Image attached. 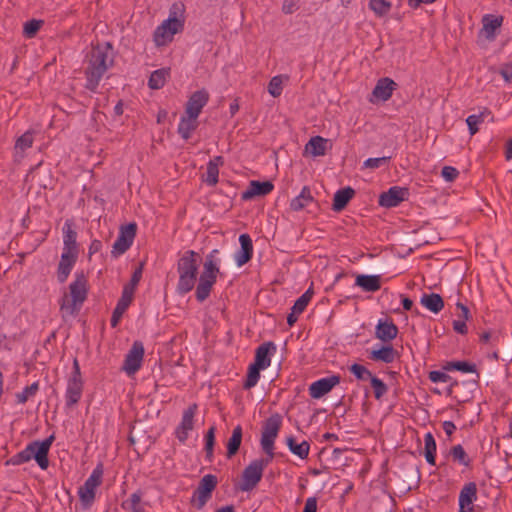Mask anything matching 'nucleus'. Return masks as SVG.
Returning <instances> with one entry per match:
<instances>
[{
	"label": "nucleus",
	"mask_w": 512,
	"mask_h": 512,
	"mask_svg": "<svg viewBox=\"0 0 512 512\" xmlns=\"http://www.w3.org/2000/svg\"><path fill=\"white\" fill-rule=\"evenodd\" d=\"M282 77L281 76H274L269 84H268V92L273 97H278L282 93Z\"/></svg>",
	"instance_id": "obj_56"
},
{
	"label": "nucleus",
	"mask_w": 512,
	"mask_h": 512,
	"mask_svg": "<svg viewBox=\"0 0 512 512\" xmlns=\"http://www.w3.org/2000/svg\"><path fill=\"white\" fill-rule=\"evenodd\" d=\"M133 300V294L130 293L127 289H123L122 295L118 300L116 307L114 308L111 316V326L115 328L120 322L123 314L128 309L129 305Z\"/></svg>",
	"instance_id": "obj_24"
},
{
	"label": "nucleus",
	"mask_w": 512,
	"mask_h": 512,
	"mask_svg": "<svg viewBox=\"0 0 512 512\" xmlns=\"http://www.w3.org/2000/svg\"><path fill=\"white\" fill-rule=\"evenodd\" d=\"M200 257L193 250L186 251L177 262V272L179 275L177 283V292L185 295L190 292L196 283Z\"/></svg>",
	"instance_id": "obj_4"
},
{
	"label": "nucleus",
	"mask_w": 512,
	"mask_h": 512,
	"mask_svg": "<svg viewBox=\"0 0 512 512\" xmlns=\"http://www.w3.org/2000/svg\"><path fill=\"white\" fill-rule=\"evenodd\" d=\"M217 477L212 474L205 475L199 482L197 489L192 496V504L197 509H202L212 496L213 490L217 486Z\"/></svg>",
	"instance_id": "obj_8"
},
{
	"label": "nucleus",
	"mask_w": 512,
	"mask_h": 512,
	"mask_svg": "<svg viewBox=\"0 0 512 512\" xmlns=\"http://www.w3.org/2000/svg\"><path fill=\"white\" fill-rule=\"evenodd\" d=\"M428 378L433 383H450L449 394L453 392V387L457 385L456 381L452 382L451 376L438 370L429 372Z\"/></svg>",
	"instance_id": "obj_46"
},
{
	"label": "nucleus",
	"mask_w": 512,
	"mask_h": 512,
	"mask_svg": "<svg viewBox=\"0 0 512 512\" xmlns=\"http://www.w3.org/2000/svg\"><path fill=\"white\" fill-rule=\"evenodd\" d=\"M54 439L55 436L52 434L43 441H32L25 449L6 460L5 465L17 466L33 458L42 470H46L49 466L48 453Z\"/></svg>",
	"instance_id": "obj_3"
},
{
	"label": "nucleus",
	"mask_w": 512,
	"mask_h": 512,
	"mask_svg": "<svg viewBox=\"0 0 512 512\" xmlns=\"http://www.w3.org/2000/svg\"><path fill=\"white\" fill-rule=\"evenodd\" d=\"M63 250L72 251L79 253V247L77 243V232L73 229V222L66 220L63 228Z\"/></svg>",
	"instance_id": "obj_26"
},
{
	"label": "nucleus",
	"mask_w": 512,
	"mask_h": 512,
	"mask_svg": "<svg viewBox=\"0 0 512 512\" xmlns=\"http://www.w3.org/2000/svg\"><path fill=\"white\" fill-rule=\"evenodd\" d=\"M277 347L274 342H264L256 348L253 364L266 369L271 364V356L276 352Z\"/></svg>",
	"instance_id": "obj_20"
},
{
	"label": "nucleus",
	"mask_w": 512,
	"mask_h": 512,
	"mask_svg": "<svg viewBox=\"0 0 512 512\" xmlns=\"http://www.w3.org/2000/svg\"><path fill=\"white\" fill-rule=\"evenodd\" d=\"M141 499L142 493L137 491L131 494L127 500L123 501L121 506L129 512H144V509L140 506Z\"/></svg>",
	"instance_id": "obj_41"
},
{
	"label": "nucleus",
	"mask_w": 512,
	"mask_h": 512,
	"mask_svg": "<svg viewBox=\"0 0 512 512\" xmlns=\"http://www.w3.org/2000/svg\"><path fill=\"white\" fill-rule=\"evenodd\" d=\"M218 254H219V250L214 249L206 256V259H205V262L203 265V271L200 275L201 278L216 282L217 274L219 273V267H218L219 260L217 258Z\"/></svg>",
	"instance_id": "obj_23"
},
{
	"label": "nucleus",
	"mask_w": 512,
	"mask_h": 512,
	"mask_svg": "<svg viewBox=\"0 0 512 512\" xmlns=\"http://www.w3.org/2000/svg\"><path fill=\"white\" fill-rule=\"evenodd\" d=\"M272 460L273 459H270V457L267 456L266 458L251 461L243 470L239 490L242 492L252 491L261 481L265 468Z\"/></svg>",
	"instance_id": "obj_5"
},
{
	"label": "nucleus",
	"mask_w": 512,
	"mask_h": 512,
	"mask_svg": "<svg viewBox=\"0 0 512 512\" xmlns=\"http://www.w3.org/2000/svg\"><path fill=\"white\" fill-rule=\"evenodd\" d=\"M477 499V485L475 482H469L463 486L459 494V511L473 512V502Z\"/></svg>",
	"instance_id": "obj_17"
},
{
	"label": "nucleus",
	"mask_w": 512,
	"mask_h": 512,
	"mask_svg": "<svg viewBox=\"0 0 512 512\" xmlns=\"http://www.w3.org/2000/svg\"><path fill=\"white\" fill-rule=\"evenodd\" d=\"M299 0H284L282 5V12L285 14H292L298 9Z\"/></svg>",
	"instance_id": "obj_61"
},
{
	"label": "nucleus",
	"mask_w": 512,
	"mask_h": 512,
	"mask_svg": "<svg viewBox=\"0 0 512 512\" xmlns=\"http://www.w3.org/2000/svg\"><path fill=\"white\" fill-rule=\"evenodd\" d=\"M144 345L141 341H134L130 350L125 356L122 370L129 376L138 372L142 366L144 358Z\"/></svg>",
	"instance_id": "obj_9"
},
{
	"label": "nucleus",
	"mask_w": 512,
	"mask_h": 512,
	"mask_svg": "<svg viewBox=\"0 0 512 512\" xmlns=\"http://www.w3.org/2000/svg\"><path fill=\"white\" fill-rule=\"evenodd\" d=\"M89 291L88 277L84 271H78L74 275V280L69 284L68 292L62 296L60 304V312L62 317L76 316L84 302L87 299Z\"/></svg>",
	"instance_id": "obj_2"
},
{
	"label": "nucleus",
	"mask_w": 512,
	"mask_h": 512,
	"mask_svg": "<svg viewBox=\"0 0 512 512\" xmlns=\"http://www.w3.org/2000/svg\"><path fill=\"white\" fill-rule=\"evenodd\" d=\"M137 232V224L132 222L120 227L119 234L115 240L111 253L119 256L125 253L133 244Z\"/></svg>",
	"instance_id": "obj_10"
},
{
	"label": "nucleus",
	"mask_w": 512,
	"mask_h": 512,
	"mask_svg": "<svg viewBox=\"0 0 512 512\" xmlns=\"http://www.w3.org/2000/svg\"><path fill=\"white\" fill-rule=\"evenodd\" d=\"M421 304L433 313H439L444 307V301L439 294H424L420 300Z\"/></svg>",
	"instance_id": "obj_34"
},
{
	"label": "nucleus",
	"mask_w": 512,
	"mask_h": 512,
	"mask_svg": "<svg viewBox=\"0 0 512 512\" xmlns=\"http://www.w3.org/2000/svg\"><path fill=\"white\" fill-rule=\"evenodd\" d=\"M349 370L358 380H370L374 376L365 366L357 363L352 364Z\"/></svg>",
	"instance_id": "obj_51"
},
{
	"label": "nucleus",
	"mask_w": 512,
	"mask_h": 512,
	"mask_svg": "<svg viewBox=\"0 0 512 512\" xmlns=\"http://www.w3.org/2000/svg\"><path fill=\"white\" fill-rule=\"evenodd\" d=\"M499 73L506 82H510L512 80V63L503 65Z\"/></svg>",
	"instance_id": "obj_63"
},
{
	"label": "nucleus",
	"mask_w": 512,
	"mask_h": 512,
	"mask_svg": "<svg viewBox=\"0 0 512 512\" xmlns=\"http://www.w3.org/2000/svg\"><path fill=\"white\" fill-rule=\"evenodd\" d=\"M397 357V351L391 345L381 346L369 353L368 358L372 361H380L386 364L392 363Z\"/></svg>",
	"instance_id": "obj_29"
},
{
	"label": "nucleus",
	"mask_w": 512,
	"mask_h": 512,
	"mask_svg": "<svg viewBox=\"0 0 512 512\" xmlns=\"http://www.w3.org/2000/svg\"><path fill=\"white\" fill-rule=\"evenodd\" d=\"M397 84L390 78L385 77L377 81L372 96L377 100L387 101L391 98Z\"/></svg>",
	"instance_id": "obj_22"
},
{
	"label": "nucleus",
	"mask_w": 512,
	"mask_h": 512,
	"mask_svg": "<svg viewBox=\"0 0 512 512\" xmlns=\"http://www.w3.org/2000/svg\"><path fill=\"white\" fill-rule=\"evenodd\" d=\"M286 443L289 447V450L297 455L301 459H306L309 455L310 444L307 441H302L301 443H297L294 437H287Z\"/></svg>",
	"instance_id": "obj_37"
},
{
	"label": "nucleus",
	"mask_w": 512,
	"mask_h": 512,
	"mask_svg": "<svg viewBox=\"0 0 512 512\" xmlns=\"http://www.w3.org/2000/svg\"><path fill=\"white\" fill-rule=\"evenodd\" d=\"M328 139L321 136L312 137L305 146L306 151H309L314 157L324 156L327 150Z\"/></svg>",
	"instance_id": "obj_33"
},
{
	"label": "nucleus",
	"mask_w": 512,
	"mask_h": 512,
	"mask_svg": "<svg viewBox=\"0 0 512 512\" xmlns=\"http://www.w3.org/2000/svg\"><path fill=\"white\" fill-rule=\"evenodd\" d=\"M370 382L375 398L377 400L381 399L388 391L387 385L376 376L371 377Z\"/></svg>",
	"instance_id": "obj_52"
},
{
	"label": "nucleus",
	"mask_w": 512,
	"mask_h": 512,
	"mask_svg": "<svg viewBox=\"0 0 512 512\" xmlns=\"http://www.w3.org/2000/svg\"><path fill=\"white\" fill-rule=\"evenodd\" d=\"M143 273V263H140V265L134 270L132 277L130 279V282L126 284L123 289H127L130 291L131 294L134 295L135 289L137 285L139 284Z\"/></svg>",
	"instance_id": "obj_53"
},
{
	"label": "nucleus",
	"mask_w": 512,
	"mask_h": 512,
	"mask_svg": "<svg viewBox=\"0 0 512 512\" xmlns=\"http://www.w3.org/2000/svg\"><path fill=\"white\" fill-rule=\"evenodd\" d=\"M407 195V188L393 186L380 195L379 205L386 208L396 207L406 199Z\"/></svg>",
	"instance_id": "obj_14"
},
{
	"label": "nucleus",
	"mask_w": 512,
	"mask_h": 512,
	"mask_svg": "<svg viewBox=\"0 0 512 512\" xmlns=\"http://www.w3.org/2000/svg\"><path fill=\"white\" fill-rule=\"evenodd\" d=\"M96 491L85 483L79 488L78 495L82 506L88 509L95 500Z\"/></svg>",
	"instance_id": "obj_42"
},
{
	"label": "nucleus",
	"mask_w": 512,
	"mask_h": 512,
	"mask_svg": "<svg viewBox=\"0 0 512 512\" xmlns=\"http://www.w3.org/2000/svg\"><path fill=\"white\" fill-rule=\"evenodd\" d=\"M339 383V375H332L330 377L321 378L310 385L309 394L312 398L319 399L330 392Z\"/></svg>",
	"instance_id": "obj_15"
},
{
	"label": "nucleus",
	"mask_w": 512,
	"mask_h": 512,
	"mask_svg": "<svg viewBox=\"0 0 512 512\" xmlns=\"http://www.w3.org/2000/svg\"><path fill=\"white\" fill-rule=\"evenodd\" d=\"M445 370H457L464 373H476L477 378H479V374L477 373L476 365L467 361H451L447 362L444 366Z\"/></svg>",
	"instance_id": "obj_40"
},
{
	"label": "nucleus",
	"mask_w": 512,
	"mask_h": 512,
	"mask_svg": "<svg viewBox=\"0 0 512 512\" xmlns=\"http://www.w3.org/2000/svg\"><path fill=\"white\" fill-rule=\"evenodd\" d=\"M209 100V94L206 90H198L195 91L186 103V115L191 117H196L200 115L203 107L207 104Z\"/></svg>",
	"instance_id": "obj_16"
},
{
	"label": "nucleus",
	"mask_w": 512,
	"mask_h": 512,
	"mask_svg": "<svg viewBox=\"0 0 512 512\" xmlns=\"http://www.w3.org/2000/svg\"><path fill=\"white\" fill-rule=\"evenodd\" d=\"M198 406L196 403L191 404L183 411L180 424L176 427L175 436L181 442L185 443L188 439L189 432L194 429V417Z\"/></svg>",
	"instance_id": "obj_12"
},
{
	"label": "nucleus",
	"mask_w": 512,
	"mask_h": 512,
	"mask_svg": "<svg viewBox=\"0 0 512 512\" xmlns=\"http://www.w3.org/2000/svg\"><path fill=\"white\" fill-rule=\"evenodd\" d=\"M184 4L181 2L174 3L169 10L168 19H173L181 25V29H184Z\"/></svg>",
	"instance_id": "obj_49"
},
{
	"label": "nucleus",
	"mask_w": 512,
	"mask_h": 512,
	"mask_svg": "<svg viewBox=\"0 0 512 512\" xmlns=\"http://www.w3.org/2000/svg\"><path fill=\"white\" fill-rule=\"evenodd\" d=\"M314 201L311 189L308 186H304L300 194L290 201V209L294 212H298L308 207Z\"/></svg>",
	"instance_id": "obj_28"
},
{
	"label": "nucleus",
	"mask_w": 512,
	"mask_h": 512,
	"mask_svg": "<svg viewBox=\"0 0 512 512\" xmlns=\"http://www.w3.org/2000/svg\"><path fill=\"white\" fill-rule=\"evenodd\" d=\"M424 456L426 461L431 464L435 465V458H436V441L432 435V433L428 432L424 436Z\"/></svg>",
	"instance_id": "obj_38"
},
{
	"label": "nucleus",
	"mask_w": 512,
	"mask_h": 512,
	"mask_svg": "<svg viewBox=\"0 0 512 512\" xmlns=\"http://www.w3.org/2000/svg\"><path fill=\"white\" fill-rule=\"evenodd\" d=\"M354 195L355 190L349 186L337 190L334 194L332 209L336 212L342 211Z\"/></svg>",
	"instance_id": "obj_30"
},
{
	"label": "nucleus",
	"mask_w": 512,
	"mask_h": 512,
	"mask_svg": "<svg viewBox=\"0 0 512 512\" xmlns=\"http://www.w3.org/2000/svg\"><path fill=\"white\" fill-rule=\"evenodd\" d=\"M398 327L390 321L379 320L375 328V336L383 342H390L397 337Z\"/></svg>",
	"instance_id": "obj_25"
},
{
	"label": "nucleus",
	"mask_w": 512,
	"mask_h": 512,
	"mask_svg": "<svg viewBox=\"0 0 512 512\" xmlns=\"http://www.w3.org/2000/svg\"><path fill=\"white\" fill-rule=\"evenodd\" d=\"M215 430V427L212 426L208 429L205 435V451L208 457H211L213 455V448L215 443Z\"/></svg>",
	"instance_id": "obj_59"
},
{
	"label": "nucleus",
	"mask_w": 512,
	"mask_h": 512,
	"mask_svg": "<svg viewBox=\"0 0 512 512\" xmlns=\"http://www.w3.org/2000/svg\"><path fill=\"white\" fill-rule=\"evenodd\" d=\"M453 329L459 334L465 335L468 332L465 320L458 319L453 321Z\"/></svg>",
	"instance_id": "obj_62"
},
{
	"label": "nucleus",
	"mask_w": 512,
	"mask_h": 512,
	"mask_svg": "<svg viewBox=\"0 0 512 512\" xmlns=\"http://www.w3.org/2000/svg\"><path fill=\"white\" fill-rule=\"evenodd\" d=\"M274 189V185L271 181H257L252 180L249 182L247 189L242 192L241 199L244 201L251 200L256 196H266L271 193Z\"/></svg>",
	"instance_id": "obj_18"
},
{
	"label": "nucleus",
	"mask_w": 512,
	"mask_h": 512,
	"mask_svg": "<svg viewBox=\"0 0 512 512\" xmlns=\"http://www.w3.org/2000/svg\"><path fill=\"white\" fill-rule=\"evenodd\" d=\"M39 390V383L33 382L30 386H26L22 392L16 394L17 403L24 404L30 397L36 395Z\"/></svg>",
	"instance_id": "obj_50"
},
{
	"label": "nucleus",
	"mask_w": 512,
	"mask_h": 512,
	"mask_svg": "<svg viewBox=\"0 0 512 512\" xmlns=\"http://www.w3.org/2000/svg\"><path fill=\"white\" fill-rule=\"evenodd\" d=\"M503 16H495L492 14H486L482 18V29L480 34L488 41H494L497 36V31L500 29L503 23Z\"/></svg>",
	"instance_id": "obj_19"
},
{
	"label": "nucleus",
	"mask_w": 512,
	"mask_h": 512,
	"mask_svg": "<svg viewBox=\"0 0 512 512\" xmlns=\"http://www.w3.org/2000/svg\"><path fill=\"white\" fill-rule=\"evenodd\" d=\"M78 252L64 251L62 250L61 258L57 267V280L59 283H64L68 279L72 269L74 268L77 259Z\"/></svg>",
	"instance_id": "obj_13"
},
{
	"label": "nucleus",
	"mask_w": 512,
	"mask_h": 512,
	"mask_svg": "<svg viewBox=\"0 0 512 512\" xmlns=\"http://www.w3.org/2000/svg\"><path fill=\"white\" fill-rule=\"evenodd\" d=\"M242 435H243L242 427L240 425H237L233 429L232 435L229 438L228 443H227V457L228 458H231L238 452L241 442H242Z\"/></svg>",
	"instance_id": "obj_35"
},
{
	"label": "nucleus",
	"mask_w": 512,
	"mask_h": 512,
	"mask_svg": "<svg viewBox=\"0 0 512 512\" xmlns=\"http://www.w3.org/2000/svg\"><path fill=\"white\" fill-rule=\"evenodd\" d=\"M197 127V118L187 115L181 117L177 131L184 140H188Z\"/></svg>",
	"instance_id": "obj_32"
},
{
	"label": "nucleus",
	"mask_w": 512,
	"mask_h": 512,
	"mask_svg": "<svg viewBox=\"0 0 512 512\" xmlns=\"http://www.w3.org/2000/svg\"><path fill=\"white\" fill-rule=\"evenodd\" d=\"M240 250L235 254V260L239 267L249 262L253 256V243L248 234L239 236Z\"/></svg>",
	"instance_id": "obj_21"
},
{
	"label": "nucleus",
	"mask_w": 512,
	"mask_h": 512,
	"mask_svg": "<svg viewBox=\"0 0 512 512\" xmlns=\"http://www.w3.org/2000/svg\"><path fill=\"white\" fill-rule=\"evenodd\" d=\"M459 175V171L452 166H444L441 176L448 182H453Z\"/></svg>",
	"instance_id": "obj_60"
},
{
	"label": "nucleus",
	"mask_w": 512,
	"mask_h": 512,
	"mask_svg": "<svg viewBox=\"0 0 512 512\" xmlns=\"http://www.w3.org/2000/svg\"><path fill=\"white\" fill-rule=\"evenodd\" d=\"M391 159V156H384L379 158H368L363 163V168L368 169H377L381 167L382 165L388 163Z\"/></svg>",
	"instance_id": "obj_58"
},
{
	"label": "nucleus",
	"mask_w": 512,
	"mask_h": 512,
	"mask_svg": "<svg viewBox=\"0 0 512 512\" xmlns=\"http://www.w3.org/2000/svg\"><path fill=\"white\" fill-rule=\"evenodd\" d=\"M102 477L103 466L102 464H99L95 467V469L92 471V473L84 483L96 491L97 487H99L102 483Z\"/></svg>",
	"instance_id": "obj_47"
},
{
	"label": "nucleus",
	"mask_w": 512,
	"mask_h": 512,
	"mask_svg": "<svg viewBox=\"0 0 512 512\" xmlns=\"http://www.w3.org/2000/svg\"><path fill=\"white\" fill-rule=\"evenodd\" d=\"M43 21L41 20H29L24 24V33L28 38H32L38 32L42 25Z\"/></svg>",
	"instance_id": "obj_57"
},
{
	"label": "nucleus",
	"mask_w": 512,
	"mask_h": 512,
	"mask_svg": "<svg viewBox=\"0 0 512 512\" xmlns=\"http://www.w3.org/2000/svg\"><path fill=\"white\" fill-rule=\"evenodd\" d=\"M312 296L313 290L312 288H309L295 301L294 305L292 306L291 310H293L294 314H302L311 301Z\"/></svg>",
	"instance_id": "obj_45"
},
{
	"label": "nucleus",
	"mask_w": 512,
	"mask_h": 512,
	"mask_svg": "<svg viewBox=\"0 0 512 512\" xmlns=\"http://www.w3.org/2000/svg\"><path fill=\"white\" fill-rule=\"evenodd\" d=\"M282 425V417L280 414L275 413L268 417L262 427L261 434V447L270 459L274 458V442L278 436Z\"/></svg>",
	"instance_id": "obj_6"
},
{
	"label": "nucleus",
	"mask_w": 512,
	"mask_h": 512,
	"mask_svg": "<svg viewBox=\"0 0 512 512\" xmlns=\"http://www.w3.org/2000/svg\"><path fill=\"white\" fill-rule=\"evenodd\" d=\"M84 382L81 375L80 365L77 358L73 360L71 375L67 380L65 391L66 406L71 408L75 406L81 399L83 394Z\"/></svg>",
	"instance_id": "obj_7"
},
{
	"label": "nucleus",
	"mask_w": 512,
	"mask_h": 512,
	"mask_svg": "<svg viewBox=\"0 0 512 512\" xmlns=\"http://www.w3.org/2000/svg\"><path fill=\"white\" fill-rule=\"evenodd\" d=\"M355 285L362 288L365 292H376L381 288L380 275H357Z\"/></svg>",
	"instance_id": "obj_27"
},
{
	"label": "nucleus",
	"mask_w": 512,
	"mask_h": 512,
	"mask_svg": "<svg viewBox=\"0 0 512 512\" xmlns=\"http://www.w3.org/2000/svg\"><path fill=\"white\" fill-rule=\"evenodd\" d=\"M33 141V134L27 131L16 140L15 149L25 151L32 146Z\"/></svg>",
	"instance_id": "obj_55"
},
{
	"label": "nucleus",
	"mask_w": 512,
	"mask_h": 512,
	"mask_svg": "<svg viewBox=\"0 0 512 512\" xmlns=\"http://www.w3.org/2000/svg\"><path fill=\"white\" fill-rule=\"evenodd\" d=\"M181 25L173 19L164 20L153 34V40L157 47L165 46L173 40L175 34L182 32Z\"/></svg>",
	"instance_id": "obj_11"
},
{
	"label": "nucleus",
	"mask_w": 512,
	"mask_h": 512,
	"mask_svg": "<svg viewBox=\"0 0 512 512\" xmlns=\"http://www.w3.org/2000/svg\"><path fill=\"white\" fill-rule=\"evenodd\" d=\"M450 455L454 462L459 463L465 467H470L471 459L462 447V445L458 444L451 448Z\"/></svg>",
	"instance_id": "obj_43"
},
{
	"label": "nucleus",
	"mask_w": 512,
	"mask_h": 512,
	"mask_svg": "<svg viewBox=\"0 0 512 512\" xmlns=\"http://www.w3.org/2000/svg\"><path fill=\"white\" fill-rule=\"evenodd\" d=\"M85 64V87L91 92H96L102 77L113 65L111 44L107 42L93 46L85 57Z\"/></svg>",
	"instance_id": "obj_1"
},
{
	"label": "nucleus",
	"mask_w": 512,
	"mask_h": 512,
	"mask_svg": "<svg viewBox=\"0 0 512 512\" xmlns=\"http://www.w3.org/2000/svg\"><path fill=\"white\" fill-rule=\"evenodd\" d=\"M484 121V113L469 115L466 119L468 129L471 135H475L479 131L478 125Z\"/></svg>",
	"instance_id": "obj_54"
},
{
	"label": "nucleus",
	"mask_w": 512,
	"mask_h": 512,
	"mask_svg": "<svg viewBox=\"0 0 512 512\" xmlns=\"http://www.w3.org/2000/svg\"><path fill=\"white\" fill-rule=\"evenodd\" d=\"M303 512H317V498L316 497H309L306 500Z\"/></svg>",
	"instance_id": "obj_64"
},
{
	"label": "nucleus",
	"mask_w": 512,
	"mask_h": 512,
	"mask_svg": "<svg viewBox=\"0 0 512 512\" xmlns=\"http://www.w3.org/2000/svg\"><path fill=\"white\" fill-rule=\"evenodd\" d=\"M169 76H170L169 68H161V69L155 70L150 75V78L148 81V86L151 89H160L165 85Z\"/></svg>",
	"instance_id": "obj_36"
},
{
	"label": "nucleus",
	"mask_w": 512,
	"mask_h": 512,
	"mask_svg": "<svg viewBox=\"0 0 512 512\" xmlns=\"http://www.w3.org/2000/svg\"><path fill=\"white\" fill-rule=\"evenodd\" d=\"M261 370H264V369L259 366H256L253 363L249 366L247 377H246V380L243 385L244 389L249 390V389L253 388L254 386H256V384L258 383V381L260 379V371Z\"/></svg>",
	"instance_id": "obj_44"
},
{
	"label": "nucleus",
	"mask_w": 512,
	"mask_h": 512,
	"mask_svg": "<svg viewBox=\"0 0 512 512\" xmlns=\"http://www.w3.org/2000/svg\"><path fill=\"white\" fill-rule=\"evenodd\" d=\"M223 163L224 161L222 156H215L208 162L206 169V178L204 181L209 186H215L218 183L219 166L223 165Z\"/></svg>",
	"instance_id": "obj_31"
},
{
	"label": "nucleus",
	"mask_w": 512,
	"mask_h": 512,
	"mask_svg": "<svg viewBox=\"0 0 512 512\" xmlns=\"http://www.w3.org/2000/svg\"><path fill=\"white\" fill-rule=\"evenodd\" d=\"M391 3L386 0H370V9L379 17L386 15L391 9Z\"/></svg>",
	"instance_id": "obj_48"
},
{
	"label": "nucleus",
	"mask_w": 512,
	"mask_h": 512,
	"mask_svg": "<svg viewBox=\"0 0 512 512\" xmlns=\"http://www.w3.org/2000/svg\"><path fill=\"white\" fill-rule=\"evenodd\" d=\"M215 283L216 282L208 280V279H204L201 277L199 278V282L196 287V293H195V296H196V299L198 302H203L209 297L211 290Z\"/></svg>",
	"instance_id": "obj_39"
}]
</instances>
